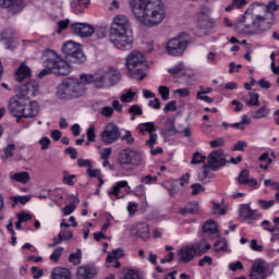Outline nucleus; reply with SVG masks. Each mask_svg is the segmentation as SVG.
<instances>
[{"mask_svg": "<svg viewBox=\"0 0 279 279\" xmlns=\"http://www.w3.org/2000/svg\"><path fill=\"white\" fill-rule=\"evenodd\" d=\"M64 252V247L59 246L57 247L53 253L50 255V260L52 263H58L60 260V256H62V253Z\"/></svg>", "mask_w": 279, "mask_h": 279, "instance_id": "43", "label": "nucleus"}, {"mask_svg": "<svg viewBox=\"0 0 279 279\" xmlns=\"http://www.w3.org/2000/svg\"><path fill=\"white\" fill-rule=\"evenodd\" d=\"M87 173L89 175V178H97L99 180V186H101L104 184V177L101 175V170L99 169H94L93 170V166L90 168L87 169Z\"/></svg>", "mask_w": 279, "mask_h": 279, "instance_id": "38", "label": "nucleus"}, {"mask_svg": "<svg viewBox=\"0 0 279 279\" xmlns=\"http://www.w3.org/2000/svg\"><path fill=\"white\" fill-rule=\"evenodd\" d=\"M199 211V207L197 202H191L185 205V207L179 210L180 215L184 217V215H197Z\"/></svg>", "mask_w": 279, "mask_h": 279, "instance_id": "28", "label": "nucleus"}, {"mask_svg": "<svg viewBox=\"0 0 279 279\" xmlns=\"http://www.w3.org/2000/svg\"><path fill=\"white\" fill-rule=\"evenodd\" d=\"M29 77H32V69L22 62L15 72V80L21 83L29 80Z\"/></svg>", "mask_w": 279, "mask_h": 279, "instance_id": "22", "label": "nucleus"}, {"mask_svg": "<svg viewBox=\"0 0 279 279\" xmlns=\"http://www.w3.org/2000/svg\"><path fill=\"white\" fill-rule=\"evenodd\" d=\"M71 32L75 34V36H80V38H88V36H93L95 34V27L90 24L86 23H74L71 24Z\"/></svg>", "mask_w": 279, "mask_h": 279, "instance_id": "15", "label": "nucleus"}, {"mask_svg": "<svg viewBox=\"0 0 279 279\" xmlns=\"http://www.w3.org/2000/svg\"><path fill=\"white\" fill-rule=\"evenodd\" d=\"M158 93L161 96V99H163V101H167L169 99V87L159 86L158 87Z\"/></svg>", "mask_w": 279, "mask_h": 279, "instance_id": "53", "label": "nucleus"}, {"mask_svg": "<svg viewBox=\"0 0 279 279\" xmlns=\"http://www.w3.org/2000/svg\"><path fill=\"white\" fill-rule=\"evenodd\" d=\"M136 130L137 132H140V134L145 135V132H147L150 135L154 134V132H156V125L154 124V122H145L138 124Z\"/></svg>", "mask_w": 279, "mask_h": 279, "instance_id": "33", "label": "nucleus"}, {"mask_svg": "<svg viewBox=\"0 0 279 279\" xmlns=\"http://www.w3.org/2000/svg\"><path fill=\"white\" fill-rule=\"evenodd\" d=\"M69 20H63L58 22V28H57V34H62V32H64V29H66V27H69Z\"/></svg>", "mask_w": 279, "mask_h": 279, "instance_id": "61", "label": "nucleus"}, {"mask_svg": "<svg viewBox=\"0 0 279 279\" xmlns=\"http://www.w3.org/2000/svg\"><path fill=\"white\" fill-rule=\"evenodd\" d=\"M121 141H125L126 145H134V143H135V140L132 136L131 131H124V134L121 136Z\"/></svg>", "mask_w": 279, "mask_h": 279, "instance_id": "47", "label": "nucleus"}, {"mask_svg": "<svg viewBox=\"0 0 279 279\" xmlns=\"http://www.w3.org/2000/svg\"><path fill=\"white\" fill-rule=\"evenodd\" d=\"M69 263L72 265H80L82 263V250H76L75 253H71L69 256Z\"/></svg>", "mask_w": 279, "mask_h": 279, "instance_id": "37", "label": "nucleus"}, {"mask_svg": "<svg viewBox=\"0 0 279 279\" xmlns=\"http://www.w3.org/2000/svg\"><path fill=\"white\" fill-rule=\"evenodd\" d=\"M195 250V254H206V252H208V250H210V244H205L204 242H198L196 243L194 246Z\"/></svg>", "mask_w": 279, "mask_h": 279, "instance_id": "40", "label": "nucleus"}, {"mask_svg": "<svg viewBox=\"0 0 279 279\" xmlns=\"http://www.w3.org/2000/svg\"><path fill=\"white\" fill-rule=\"evenodd\" d=\"M133 16L145 27H156L167 17L162 0H129Z\"/></svg>", "mask_w": 279, "mask_h": 279, "instance_id": "1", "label": "nucleus"}, {"mask_svg": "<svg viewBox=\"0 0 279 279\" xmlns=\"http://www.w3.org/2000/svg\"><path fill=\"white\" fill-rule=\"evenodd\" d=\"M131 235L132 236H136L137 239H142V241H149V225L142 222V223H137L134 225L131 228Z\"/></svg>", "mask_w": 279, "mask_h": 279, "instance_id": "16", "label": "nucleus"}, {"mask_svg": "<svg viewBox=\"0 0 279 279\" xmlns=\"http://www.w3.org/2000/svg\"><path fill=\"white\" fill-rule=\"evenodd\" d=\"M210 147L213 148H217V147H223V145H226V142L223 141V138H216L209 142Z\"/></svg>", "mask_w": 279, "mask_h": 279, "instance_id": "62", "label": "nucleus"}, {"mask_svg": "<svg viewBox=\"0 0 279 279\" xmlns=\"http://www.w3.org/2000/svg\"><path fill=\"white\" fill-rule=\"evenodd\" d=\"M242 23L246 29H250V34H265L271 29V24L267 22L266 16L254 14L250 9L244 13Z\"/></svg>", "mask_w": 279, "mask_h": 279, "instance_id": "6", "label": "nucleus"}, {"mask_svg": "<svg viewBox=\"0 0 279 279\" xmlns=\"http://www.w3.org/2000/svg\"><path fill=\"white\" fill-rule=\"evenodd\" d=\"M100 114L107 119H110V117L114 114V108L105 106L100 109Z\"/></svg>", "mask_w": 279, "mask_h": 279, "instance_id": "46", "label": "nucleus"}, {"mask_svg": "<svg viewBox=\"0 0 279 279\" xmlns=\"http://www.w3.org/2000/svg\"><path fill=\"white\" fill-rule=\"evenodd\" d=\"M39 112H40V106L36 100L29 101L28 104H27V100H25L22 119H34L38 117Z\"/></svg>", "mask_w": 279, "mask_h": 279, "instance_id": "18", "label": "nucleus"}, {"mask_svg": "<svg viewBox=\"0 0 279 279\" xmlns=\"http://www.w3.org/2000/svg\"><path fill=\"white\" fill-rule=\"evenodd\" d=\"M210 14H213V11L208 7H201L198 11V19H206L210 17Z\"/></svg>", "mask_w": 279, "mask_h": 279, "instance_id": "48", "label": "nucleus"}, {"mask_svg": "<svg viewBox=\"0 0 279 279\" xmlns=\"http://www.w3.org/2000/svg\"><path fill=\"white\" fill-rule=\"evenodd\" d=\"M213 215H226V208L221 207L219 204L213 202Z\"/></svg>", "mask_w": 279, "mask_h": 279, "instance_id": "55", "label": "nucleus"}, {"mask_svg": "<svg viewBox=\"0 0 279 279\" xmlns=\"http://www.w3.org/2000/svg\"><path fill=\"white\" fill-rule=\"evenodd\" d=\"M29 199H32V196H14L12 197V201L14 202V204H27V202H29Z\"/></svg>", "mask_w": 279, "mask_h": 279, "instance_id": "57", "label": "nucleus"}, {"mask_svg": "<svg viewBox=\"0 0 279 279\" xmlns=\"http://www.w3.org/2000/svg\"><path fill=\"white\" fill-rule=\"evenodd\" d=\"M10 179L13 180V182H20V184H27L32 178L29 177L28 172L23 171L16 173L11 172Z\"/></svg>", "mask_w": 279, "mask_h": 279, "instance_id": "31", "label": "nucleus"}, {"mask_svg": "<svg viewBox=\"0 0 279 279\" xmlns=\"http://www.w3.org/2000/svg\"><path fill=\"white\" fill-rule=\"evenodd\" d=\"M52 279H71V270L68 268L57 267L51 272Z\"/></svg>", "mask_w": 279, "mask_h": 279, "instance_id": "29", "label": "nucleus"}, {"mask_svg": "<svg viewBox=\"0 0 279 279\" xmlns=\"http://www.w3.org/2000/svg\"><path fill=\"white\" fill-rule=\"evenodd\" d=\"M267 114H269V110L267 109L266 106H263L258 110L254 111L252 113V117H253V119H263V118L267 117Z\"/></svg>", "mask_w": 279, "mask_h": 279, "instance_id": "42", "label": "nucleus"}, {"mask_svg": "<svg viewBox=\"0 0 279 279\" xmlns=\"http://www.w3.org/2000/svg\"><path fill=\"white\" fill-rule=\"evenodd\" d=\"M16 32L12 28H7L1 33L2 40H12V37L15 36Z\"/></svg>", "mask_w": 279, "mask_h": 279, "instance_id": "44", "label": "nucleus"}, {"mask_svg": "<svg viewBox=\"0 0 279 279\" xmlns=\"http://www.w3.org/2000/svg\"><path fill=\"white\" fill-rule=\"evenodd\" d=\"M177 104L178 101L175 100L168 102L163 108V112H175L178 110Z\"/></svg>", "mask_w": 279, "mask_h": 279, "instance_id": "56", "label": "nucleus"}, {"mask_svg": "<svg viewBox=\"0 0 279 279\" xmlns=\"http://www.w3.org/2000/svg\"><path fill=\"white\" fill-rule=\"evenodd\" d=\"M109 40L120 51H130L132 49L134 37L132 36V25L128 16L118 15L113 19Z\"/></svg>", "mask_w": 279, "mask_h": 279, "instance_id": "2", "label": "nucleus"}, {"mask_svg": "<svg viewBox=\"0 0 279 279\" xmlns=\"http://www.w3.org/2000/svg\"><path fill=\"white\" fill-rule=\"evenodd\" d=\"M136 96V93L132 92V89H124L120 96V100L122 104H130Z\"/></svg>", "mask_w": 279, "mask_h": 279, "instance_id": "34", "label": "nucleus"}, {"mask_svg": "<svg viewBox=\"0 0 279 279\" xmlns=\"http://www.w3.org/2000/svg\"><path fill=\"white\" fill-rule=\"evenodd\" d=\"M245 147H247V142L239 141L233 145L232 151H244Z\"/></svg>", "mask_w": 279, "mask_h": 279, "instance_id": "60", "label": "nucleus"}, {"mask_svg": "<svg viewBox=\"0 0 279 279\" xmlns=\"http://www.w3.org/2000/svg\"><path fill=\"white\" fill-rule=\"evenodd\" d=\"M44 58L45 66L52 69V73L56 75H69V73H71V65L62 60L56 51L47 50L44 53Z\"/></svg>", "mask_w": 279, "mask_h": 279, "instance_id": "8", "label": "nucleus"}, {"mask_svg": "<svg viewBox=\"0 0 279 279\" xmlns=\"http://www.w3.org/2000/svg\"><path fill=\"white\" fill-rule=\"evenodd\" d=\"M204 160H206V157L199 153H194L192 160H191V165H202V162H204Z\"/></svg>", "mask_w": 279, "mask_h": 279, "instance_id": "45", "label": "nucleus"}, {"mask_svg": "<svg viewBox=\"0 0 279 279\" xmlns=\"http://www.w3.org/2000/svg\"><path fill=\"white\" fill-rule=\"evenodd\" d=\"M257 204L262 210H269V208H274V206H276V199H258Z\"/></svg>", "mask_w": 279, "mask_h": 279, "instance_id": "39", "label": "nucleus"}, {"mask_svg": "<svg viewBox=\"0 0 279 279\" xmlns=\"http://www.w3.org/2000/svg\"><path fill=\"white\" fill-rule=\"evenodd\" d=\"M141 182H143V184H156V182H158V177H151V174L142 177Z\"/></svg>", "mask_w": 279, "mask_h": 279, "instance_id": "54", "label": "nucleus"}, {"mask_svg": "<svg viewBox=\"0 0 279 279\" xmlns=\"http://www.w3.org/2000/svg\"><path fill=\"white\" fill-rule=\"evenodd\" d=\"M16 217L22 223H25V221H29V219H32V215L27 213H20L16 215Z\"/></svg>", "mask_w": 279, "mask_h": 279, "instance_id": "64", "label": "nucleus"}, {"mask_svg": "<svg viewBox=\"0 0 279 279\" xmlns=\"http://www.w3.org/2000/svg\"><path fill=\"white\" fill-rule=\"evenodd\" d=\"M259 162H265V165H260V169H265L267 171L269 169L270 163L272 162L271 158H269V153H264L258 158Z\"/></svg>", "mask_w": 279, "mask_h": 279, "instance_id": "36", "label": "nucleus"}, {"mask_svg": "<svg viewBox=\"0 0 279 279\" xmlns=\"http://www.w3.org/2000/svg\"><path fill=\"white\" fill-rule=\"evenodd\" d=\"M125 66L132 80L143 82L147 77V73H145V56L143 52L138 50L131 51L126 57Z\"/></svg>", "mask_w": 279, "mask_h": 279, "instance_id": "5", "label": "nucleus"}, {"mask_svg": "<svg viewBox=\"0 0 279 279\" xmlns=\"http://www.w3.org/2000/svg\"><path fill=\"white\" fill-rule=\"evenodd\" d=\"M63 53L69 62L82 63L86 62V56L82 51V45L74 41H66L62 47Z\"/></svg>", "mask_w": 279, "mask_h": 279, "instance_id": "10", "label": "nucleus"}, {"mask_svg": "<svg viewBox=\"0 0 279 279\" xmlns=\"http://www.w3.org/2000/svg\"><path fill=\"white\" fill-rule=\"evenodd\" d=\"M251 279H265L267 278V264L265 262L257 259L253 266L250 274Z\"/></svg>", "mask_w": 279, "mask_h": 279, "instance_id": "17", "label": "nucleus"}, {"mask_svg": "<svg viewBox=\"0 0 279 279\" xmlns=\"http://www.w3.org/2000/svg\"><path fill=\"white\" fill-rule=\"evenodd\" d=\"M2 8H8L11 14L23 12L25 2L23 0H2Z\"/></svg>", "mask_w": 279, "mask_h": 279, "instance_id": "19", "label": "nucleus"}, {"mask_svg": "<svg viewBox=\"0 0 279 279\" xmlns=\"http://www.w3.org/2000/svg\"><path fill=\"white\" fill-rule=\"evenodd\" d=\"M227 247L228 244L226 243V240H218L214 245L215 252H223Z\"/></svg>", "mask_w": 279, "mask_h": 279, "instance_id": "51", "label": "nucleus"}, {"mask_svg": "<svg viewBox=\"0 0 279 279\" xmlns=\"http://www.w3.org/2000/svg\"><path fill=\"white\" fill-rule=\"evenodd\" d=\"M245 125H250V119H247V116H242L241 122L231 124V128H233V130H245Z\"/></svg>", "mask_w": 279, "mask_h": 279, "instance_id": "41", "label": "nucleus"}, {"mask_svg": "<svg viewBox=\"0 0 279 279\" xmlns=\"http://www.w3.org/2000/svg\"><path fill=\"white\" fill-rule=\"evenodd\" d=\"M39 93L40 85H38V82L29 81L28 83L23 84L17 88L16 95L27 101L32 99V97H36V95H39Z\"/></svg>", "mask_w": 279, "mask_h": 279, "instance_id": "13", "label": "nucleus"}, {"mask_svg": "<svg viewBox=\"0 0 279 279\" xmlns=\"http://www.w3.org/2000/svg\"><path fill=\"white\" fill-rule=\"evenodd\" d=\"M192 195H199V193H204L206 189L201 183H194L191 185Z\"/></svg>", "mask_w": 279, "mask_h": 279, "instance_id": "50", "label": "nucleus"}, {"mask_svg": "<svg viewBox=\"0 0 279 279\" xmlns=\"http://www.w3.org/2000/svg\"><path fill=\"white\" fill-rule=\"evenodd\" d=\"M260 226L263 230H266L267 232H276L274 226H271V222L269 220L262 221Z\"/></svg>", "mask_w": 279, "mask_h": 279, "instance_id": "63", "label": "nucleus"}, {"mask_svg": "<svg viewBox=\"0 0 279 279\" xmlns=\"http://www.w3.org/2000/svg\"><path fill=\"white\" fill-rule=\"evenodd\" d=\"M197 27L199 29H213L215 27V20L213 17H198Z\"/></svg>", "mask_w": 279, "mask_h": 279, "instance_id": "32", "label": "nucleus"}, {"mask_svg": "<svg viewBox=\"0 0 279 279\" xmlns=\"http://www.w3.org/2000/svg\"><path fill=\"white\" fill-rule=\"evenodd\" d=\"M75 178H76L75 174H66V172H64L62 182H63V184H66L68 186H74L75 182H73V180H75Z\"/></svg>", "mask_w": 279, "mask_h": 279, "instance_id": "49", "label": "nucleus"}, {"mask_svg": "<svg viewBox=\"0 0 279 279\" xmlns=\"http://www.w3.org/2000/svg\"><path fill=\"white\" fill-rule=\"evenodd\" d=\"M143 151L125 148L120 151L118 162L122 167H141L143 165Z\"/></svg>", "mask_w": 279, "mask_h": 279, "instance_id": "9", "label": "nucleus"}, {"mask_svg": "<svg viewBox=\"0 0 279 279\" xmlns=\"http://www.w3.org/2000/svg\"><path fill=\"white\" fill-rule=\"evenodd\" d=\"M204 236H208L209 239H217L219 236V231L217 230V223L214 220H209L203 226Z\"/></svg>", "mask_w": 279, "mask_h": 279, "instance_id": "25", "label": "nucleus"}, {"mask_svg": "<svg viewBox=\"0 0 279 279\" xmlns=\"http://www.w3.org/2000/svg\"><path fill=\"white\" fill-rule=\"evenodd\" d=\"M97 276V270L93 266H81L76 271L77 279H92Z\"/></svg>", "mask_w": 279, "mask_h": 279, "instance_id": "23", "label": "nucleus"}, {"mask_svg": "<svg viewBox=\"0 0 279 279\" xmlns=\"http://www.w3.org/2000/svg\"><path fill=\"white\" fill-rule=\"evenodd\" d=\"M124 256L123 248H117L107 256V263H114L117 258H123Z\"/></svg>", "mask_w": 279, "mask_h": 279, "instance_id": "35", "label": "nucleus"}, {"mask_svg": "<svg viewBox=\"0 0 279 279\" xmlns=\"http://www.w3.org/2000/svg\"><path fill=\"white\" fill-rule=\"evenodd\" d=\"M80 78H65L57 87V97L59 99H77L86 93V83Z\"/></svg>", "mask_w": 279, "mask_h": 279, "instance_id": "4", "label": "nucleus"}, {"mask_svg": "<svg viewBox=\"0 0 279 279\" xmlns=\"http://www.w3.org/2000/svg\"><path fill=\"white\" fill-rule=\"evenodd\" d=\"M163 136H175V134H180V131H178V129H175V121H173L172 119H168L166 121V128L162 131Z\"/></svg>", "mask_w": 279, "mask_h": 279, "instance_id": "30", "label": "nucleus"}, {"mask_svg": "<svg viewBox=\"0 0 279 279\" xmlns=\"http://www.w3.org/2000/svg\"><path fill=\"white\" fill-rule=\"evenodd\" d=\"M191 43V36L186 33H181L177 35L173 38H170L166 43V53L168 56H172L174 58H180V56H184V52L186 51V47H189V44Z\"/></svg>", "mask_w": 279, "mask_h": 279, "instance_id": "7", "label": "nucleus"}, {"mask_svg": "<svg viewBox=\"0 0 279 279\" xmlns=\"http://www.w3.org/2000/svg\"><path fill=\"white\" fill-rule=\"evenodd\" d=\"M240 217H242V219H260L263 214L256 213L248 204H244L241 205Z\"/></svg>", "mask_w": 279, "mask_h": 279, "instance_id": "24", "label": "nucleus"}, {"mask_svg": "<svg viewBox=\"0 0 279 279\" xmlns=\"http://www.w3.org/2000/svg\"><path fill=\"white\" fill-rule=\"evenodd\" d=\"M14 149H15L14 144H9V145L3 149L4 158H12V156H13V154H14Z\"/></svg>", "mask_w": 279, "mask_h": 279, "instance_id": "58", "label": "nucleus"}, {"mask_svg": "<svg viewBox=\"0 0 279 279\" xmlns=\"http://www.w3.org/2000/svg\"><path fill=\"white\" fill-rule=\"evenodd\" d=\"M207 165L208 167H211L213 171H217L219 167H226V165H228V159H226V154L223 153V149L211 151L207 156Z\"/></svg>", "mask_w": 279, "mask_h": 279, "instance_id": "14", "label": "nucleus"}, {"mask_svg": "<svg viewBox=\"0 0 279 279\" xmlns=\"http://www.w3.org/2000/svg\"><path fill=\"white\" fill-rule=\"evenodd\" d=\"M250 100L247 101L248 106H258L260 102L258 101L259 95L256 93H250Z\"/></svg>", "mask_w": 279, "mask_h": 279, "instance_id": "59", "label": "nucleus"}, {"mask_svg": "<svg viewBox=\"0 0 279 279\" xmlns=\"http://www.w3.org/2000/svg\"><path fill=\"white\" fill-rule=\"evenodd\" d=\"M100 138L105 145H112V143H117L121 138V131H119L117 124L109 122L100 134Z\"/></svg>", "mask_w": 279, "mask_h": 279, "instance_id": "12", "label": "nucleus"}, {"mask_svg": "<svg viewBox=\"0 0 279 279\" xmlns=\"http://www.w3.org/2000/svg\"><path fill=\"white\" fill-rule=\"evenodd\" d=\"M236 181L244 186H251V189H256V186H258V181L254 178H250V170H242Z\"/></svg>", "mask_w": 279, "mask_h": 279, "instance_id": "21", "label": "nucleus"}, {"mask_svg": "<svg viewBox=\"0 0 279 279\" xmlns=\"http://www.w3.org/2000/svg\"><path fill=\"white\" fill-rule=\"evenodd\" d=\"M195 247L193 246H183L179 252H178V258L179 263H191L193 258H195Z\"/></svg>", "mask_w": 279, "mask_h": 279, "instance_id": "20", "label": "nucleus"}, {"mask_svg": "<svg viewBox=\"0 0 279 279\" xmlns=\"http://www.w3.org/2000/svg\"><path fill=\"white\" fill-rule=\"evenodd\" d=\"M81 80L86 84H94L95 88H110L121 80L117 70H98L95 74H82Z\"/></svg>", "mask_w": 279, "mask_h": 279, "instance_id": "3", "label": "nucleus"}, {"mask_svg": "<svg viewBox=\"0 0 279 279\" xmlns=\"http://www.w3.org/2000/svg\"><path fill=\"white\" fill-rule=\"evenodd\" d=\"M128 186V181L117 182L109 191L108 195H113L116 199H121L123 196L120 195L121 190Z\"/></svg>", "mask_w": 279, "mask_h": 279, "instance_id": "27", "label": "nucleus"}, {"mask_svg": "<svg viewBox=\"0 0 279 279\" xmlns=\"http://www.w3.org/2000/svg\"><path fill=\"white\" fill-rule=\"evenodd\" d=\"M158 143V134L150 133L149 138L146 141V145L150 147V149H154V145Z\"/></svg>", "mask_w": 279, "mask_h": 279, "instance_id": "52", "label": "nucleus"}, {"mask_svg": "<svg viewBox=\"0 0 279 279\" xmlns=\"http://www.w3.org/2000/svg\"><path fill=\"white\" fill-rule=\"evenodd\" d=\"M210 169H213V167L206 163L203 166V171L198 173V180L199 182H203V184L213 182V173H210Z\"/></svg>", "mask_w": 279, "mask_h": 279, "instance_id": "26", "label": "nucleus"}, {"mask_svg": "<svg viewBox=\"0 0 279 279\" xmlns=\"http://www.w3.org/2000/svg\"><path fill=\"white\" fill-rule=\"evenodd\" d=\"M25 98L19 96V94H15L12 98L9 100V111L12 114V117H15L16 123L21 122V119H23V112L25 110Z\"/></svg>", "mask_w": 279, "mask_h": 279, "instance_id": "11", "label": "nucleus"}]
</instances>
